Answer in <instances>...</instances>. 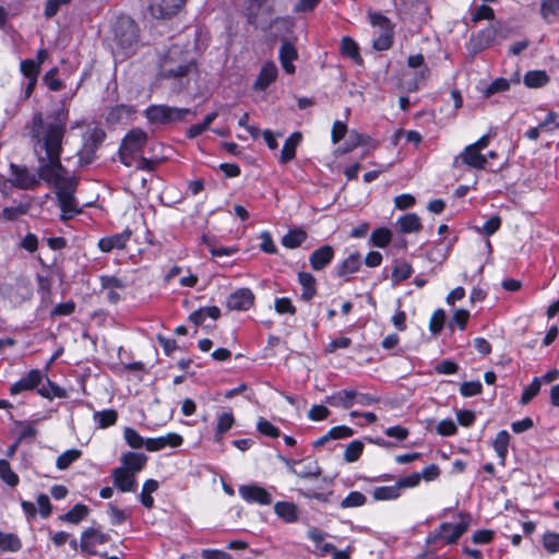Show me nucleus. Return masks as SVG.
Masks as SVG:
<instances>
[{"label":"nucleus","instance_id":"nucleus-50","mask_svg":"<svg viewBox=\"0 0 559 559\" xmlns=\"http://www.w3.org/2000/svg\"><path fill=\"white\" fill-rule=\"evenodd\" d=\"M21 72L23 75L29 80V79H37L40 68L39 64L33 60V59H26L21 62Z\"/></svg>","mask_w":559,"mask_h":559},{"label":"nucleus","instance_id":"nucleus-29","mask_svg":"<svg viewBox=\"0 0 559 559\" xmlns=\"http://www.w3.org/2000/svg\"><path fill=\"white\" fill-rule=\"evenodd\" d=\"M298 281L302 286L301 298L304 300H310L317 294L316 278L308 272H299Z\"/></svg>","mask_w":559,"mask_h":559},{"label":"nucleus","instance_id":"nucleus-13","mask_svg":"<svg viewBox=\"0 0 559 559\" xmlns=\"http://www.w3.org/2000/svg\"><path fill=\"white\" fill-rule=\"evenodd\" d=\"M109 540L108 534L100 532L97 528H87L82 533L80 547L83 551L95 555L96 546L104 545Z\"/></svg>","mask_w":559,"mask_h":559},{"label":"nucleus","instance_id":"nucleus-26","mask_svg":"<svg viewBox=\"0 0 559 559\" xmlns=\"http://www.w3.org/2000/svg\"><path fill=\"white\" fill-rule=\"evenodd\" d=\"M274 512L287 523L296 522L298 519L297 507L293 502L280 501L274 506Z\"/></svg>","mask_w":559,"mask_h":559},{"label":"nucleus","instance_id":"nucleus-48","mask_svg":"<svg viewBox=\"0 0 559 559\" xmlns=\"http://www.w3.org/2000/svg\"><path fill=\"white\" fill-rule=\"evenodd\" d=\"M123 437L129 447L133 449H141L145 445L146 440H144L136 430L131 427H127L123 431Z\"/></svg>","mask_w":559,"mask_h":559},{"label":"nucleus","instance_id":"nucleus-39","mask_svg":"<svg viewBox=\"0 0 559 559\" xmlns=\"http://www.w3.org/2000/svg\"><path fill=\"white\" fill-rule=\"evenodd\" d=\"M341 50L344 56L352 58L356 63H361L358 45L349 37L342 39Z\"/></svg>","mask_w":559,"mask_h":559},{"label":"nucleus","instance_id":"nucleus-30","mask_svg":"<svg viewBox=\"0 0 559 559\" xmlns=\"http://www.w3.org/2000/svg\"><path fill=\"white\" fill-rule=\"evenodd\" d=\"M361 264V257L359 253L349 254L338 266L336 273L338 276H345L357 272Z\"/></svg>","mask_w":559,"mask_h":559},{"label":"nucleus","instance_id":"nucleus-8","mask_svg":"<svg viewBox=\"0 0 559 559\" xmlns=\"http://www.w3.org/2000/svg\"><path fill=\"white\" fill-rule=\"evenodd\" d=\"M105 138V131L97 127L90 129L85 133L83 146L78 153L80 165H88L94 160L95 153L104 142Z\"/></svg>","mask_w":559,"mask_h":559},{"label":"nucleus","instance_id":"nucleus-5","mask_svg":"<svg viewBox=\"0 0 559 559\" xmlns=\"http://www.w3.org/2000/svg\"><path fill=\"white\" fill-rule=\"evenodd\" d=\"M116 49L127 56L138 43V27L131 19H121L115 25Z\"/></svg>","mask_w":559,"mask_h":559},{"label":"nucleus","instance_id":"nucleus-2","mask_svg":"<svg viewBox=\"0 0 559 559\" xmlns=\"http://www.w3.org/2000/svg\"><path fill=\"white\" fill-rule=\"evenodd\" d=\"M194 70L193 58L178 46L169 48L159 61V75L164 79L180 80Z\"/></svg>","mask_w":559,"mask_h":559},{"label":"nucleus","instance_id":"nucleus-21","mask_svg":"<svg viewBox=\"0 0 559 559\" xmlns=\"http://www.w3.org/2000/svg\"><path fill=\"white\" fill-rule=\"evenodd\" d=\"M334 258V249L330 245H324L314 250L310 257L309 262L314 271H321L331 263Z\"/></svg>","mask_w":559,"mask_h":559},{"label":"nucleus","instance_id":"nucleus-58","mask_svg":"<svg viewBox=\"0 0 559 559\" xmlns=\"http://www.w3.org/2000/svg\"><path fill=\"white\" fill-rule=\"evenodd\" d=\"M392 45L391 29L382 33L373 40L372 46L376 50H386Z\"/></svg>","mask_w":559,"mask_h":559},{"label":"nucleus","instance_id":"nucleus-45","mask_svg":"<svg viewBox=\"0 0 559 559\" xmlns=\"http://www.w3.org/2000/svg\"><path fill=\"white\" fill-rule=\"evenodd\" d=\"M367 498L364 493L359 491L349 492L340 503L341 508H357L361 507L366 503Z\"/></svg>","mask_w":559,"mask_h":559},{"label":"nucleus","instance_id":"nucleus-32","mask_svg":"<svg viewBox=\"0 0 559 559\" xmlns=\"http://www.w3.org/2000/svg\"><path fill=\"white\" fill-rule=\"evenodd\" d=\"M307 239V233L302 229H292L282 238V245L288 249L298 248Z\"/></svg>","mask_w":559,"mask_h":559},{"label":"nucleus","instance_id":"nucleus-56","mask_svg":"<svg viewBox=\"0 0 559 559\" xmlns=\"http://www.w3.org/2000/svg\"><path fill=\"white\" fill-rule=\"evenodd\" d=\"M257 429L259 430L260 433L271 438H277L280 436V429L275 427L272 423L263 418H261L258 421Z\"/></svg>","mask_w":559,"mask_h":559},{"label":"nucleus","instance_id":"nucleus-41","mask_svg":"<svg viewBox=\"0 0 559 559\" xmlns=\"http://www.w3.org/2000/svg\"><path fill=\"white\" fill-rule=\"evenodd\" d=\"M118 414L115 409H105L94 413V419L98 427L104 429L116 424Z\"/></svg>","mask_w":559,"mask_h":559},{"label":"nucleus","instance_id":"nucleus-15","mask_svg":"<svg viewBox=\"0 0 559 559\" xmlns=\"http://www.w3.org/2000/svg\"><path fill=\"white\" fill-rule=\"evenodd\" d=\"M289 471L300 478H316L322 474V469L317 461H286Z\"/></svg>","mask_w":559,"mask_h":559},{"label":"nucleus","instance_id":"nucleus-4","mask_svg":"<svg viewBox=\"0 0 559 559\" xmlns=\"http://www.w3.org/2000/svg\"><path fill=\"white\" fill-rule=\"evenodd\" d=\"M147 143V134L142 129L135 128L126 134L119 148L120 162L127 167L132 166L135 155Z\"/></svg>","mask_w":559,"mask_h":559},{"label":"nucleus","instance_id":"nucleus-57","mask_svg":"<svg viewBox=\"0 0 559 559\" xmlns=\"http://www.w3.org/2000/svg\"><path fill=\"white\" fill-rule=\"evenodd\" d=\"M543 545L545 549L555 554L559 551V533H547L543 537Z\"/></svg>","mask_w":559,"mask_h":559},{"label":"nucleus","instance_id":"nucleus-38","mask_svg":"<svg viewBox=\"0 0 559 559\" xmlns=\"http://www.w3.org/2000/svg\"><path fill=\"white\" fill-rule=\"evenodd\" d=\"M392 238V233L385 227L377 228L370 236V242L372 246L384 248L386 247Z\"/></svg>","mask_w":559,"mask_h":559},{"label":"nucleus","instance_id":"nucleus-24","mask_svg":"<svg viewBox=\"0 0 559 559\" xmlns=\"http://www.w3.org/2000/svg\"><path fill=\"white\" fill-rule=\"evenodd\" d=\"M146 461L147 456L143 453L127 452L121 456L122 465L120 467H126L128 471L133 473V475H135L143 469Z\"/></svg>","mask_w":559,"mask_h":559},{"label":"nucleus","instance_id":"nucleus-61","mask_svg":"<svg viewBox=\"0 0 559 559\" xmlns=\"http://www.w3.org/2000/svg\"><path fill=\"white\" fill-rule=\"evenodd\" d=\"M445 313L442 309H438L433 312L430 319V330L433 334L439 333L444 324Z\"/></svg>","mask_w":559,"mask_h":559},{"label":"nucleus","instance_id":"nucleus-55","mask_svg":"<svg viewBox=\"0 0 559 559\" xmlns=\"http://www.w3.org/2000/svg\"><path fill=\"white\" fill-rule=\"evenodd\" d=\"M483 385L479 381H467L463 382L460 388V392L463 396L469 397L481 393Z\"/></svg>","mask_w":559,"mask_h":559},{"label":"nucleus","instance_id":"nucleus-40","mask_svg":"<svg viewBox=\"0 0 559 559\" xmlns=\"http://www.w3.org/2000/svg\"><path fill=\"white\" fill-rule=\"evenodd\" d=\"M548 82V75L545 71H528L524 75V83L528 87H540Z\"/></svg>","mask_w":559,"mask_h":559},{"label":"nucleus","instance_id":"nucleus-22","mask_svg":"<svg viewBox=\"0 0 559 559\" xmlns=\"http://www.w3.org/2000/svg\"><path fill=\"white\" fill-rule=\"evenodd\" d=\"M278 74V70L273 61H267L260 70L253 87L259 91H264L271 83H273Z\"/></svg>","mask_w":559,"mask_h":559},{"label":"nucleus","instance_id":"nucleus-14","mask_svg":"<svg viewBox=\"0 0 559 559\" xmlns=\"http://www.w3.org/2000/svg\"><path fill=\"white\" fill-rule=\"evenodd\" d=\"M298 57L299 55L295 45L288 39H283L278 51V59L285 73L294 74L296 72V67L293 62L297 60Z\"/></svg>","mask_w":559,"mask_h":559},{"label":"nucleus","instance_id":"nucleus-34","mask_svg":"<svg viewBox=\"0 0 559 559\" xmlns=\"http://www.w3.org/2000/svg\"><path fill=\"white\" fill-rule=\"evenodd\" d=\"M21 548L22 542L15 534L0 532V550L14 552Z\"/></svg>","mask_w":559,"mask_h":559},{"label":"nucleus","instance_id":"nucleus-44","mask_svg":"<svg viewBox=\"0 0 559 559\" xmlns=\"http://www.w3.org/2000/svg\"><path fill=\"white\" fill-rule=\"evenodd\" d=\"M509 441H510V436H509L508 431H506V430L499 431L493 441L495 451L497 452L498 456L502 461H504V459H506Z\"/></svg>","mask_w":559,"mask_h":559},{"label":"nucleus","instance_id":"nucleus-62","mask_svg":"<svg viewBox=\"0 0 559 559\" xmlns=\"http://www.w3.org/2000/svg\"><path fill=\"white\" fill-rule=\"evenodd\" d=\"M261 243L260 249L269 254H274L277 252V248L273 242L271 234L269 231H262L260 235Z\"/></svg>","mask_w":559,"mask_h":559},{"label":"nucleus","instance_id":"nucleus-12","mask_svg":"<svg viewBox=\"0 0 559 559\" xmlns=\"http://www.w3.org/2000/svg\"><path fill=\"white\" fill-rule=\"evenodd\" d=\"M240 497L249 503L269 506L272 503L271 493L258 485H242L239 487Z\"/></svg>","mask_w":559,"mask_h":559},{"label":"nucleus","instance_id":"nucleus-63","mask_svg":"<svg viewBox=\"0 0 559 559\" xmlns=\"http://www.w3.org/2000/svg\"><path fill=\"white\" fill-rule=\"evenodd\" d=\"M501 225V218L498 215L491 216L481 227V229H478L479 233H483L487 236L493 235Z\"/></svg>","mask_w":559,"mask_h":559},{"label":"nucleus","instance_id":"nucleus-49","mask_svg":"<svg viewBox=\"0 0 559 559\" xmlns=\"http://www.w3.org/2000/svg\"><path fill=\"white\" fill-rule=\"evenodd\" d=\"M424 62H425V58L421 53L412 55L407 59V66L409 68H423L417 75V80L420 82L425 81V79L429 72V70L426 67H424Z\"/></svg>","mask_w":559,"mask_h":559},{"label":"nucleus","instance_id":"nucleus-43","mask_svg":"<svg viewBox=\"0 0 559 559\" xmlns=\"http://www.w3.org/2000/svg\"><path fill=\"white\" fill-rule=\"evenodd\" d=\"M37 392L46 399H53V397H63L66 396V392L63 389L59 388L58 385L53 384L49 379H46V382L43 383Z\"/></svg>","mask_w":559,"mask_h":559},{"label":"nucleus","instance_id":"nucleus-23","mask_svg":"<svg viewBox=\"0 0 559 559\" xmlns=\"http://www.w3.org/2000/svg\"><path fill=\"white\" fill-rule=\"evenodd\" d=\"M356 396V390L346 389L333 393L325 397V402L334 407H343L345 409L350 408L354 405V399Z\"/></svg>","mask_w":559,"mask_h":559},{"label":"nucleus","instance_id":"nucleus-37","mask_svg":"<svg viewBox=\"0 0 559 559\" xmlns=\"http://www.w3.org/2000/svg\"><path fill=\"white\" fill-rule=\"evenodd\" d=\"M88 514V508L85 504H75L70 511L61 516V520L68 523L78 524Z\"/></svg>","mask_w":559,"mask_h":559},{"label":"nucleus","instance_id":"nucleus-6","mask_svg":"<svg viewBox=\"0 0 559 559\" xmlns=\"http://www.w3.org/2000/svg\"><path fill=\"white\" fill-rule=\"evenodd\" d=\"M145 117L152 123H170L186 120L188 115H195L188 108H177L167 105H151L144 111Z\"/></svg>","mask_w":559,"mask_h":559},{"label":"nucleus","instance_id":"nucleus-64","mask_svg":"<svg viewBox=\"0 0 559 559\" xmlns=\"http://www.w3.org/2000/svg\"><path fill=\"white\" fill-rule=\"evenodd\" d=\"M559 12V0H544L542 3V14L545 19L549 15H556Z\"/></svg>","mask_w":559,"mask_h":559},{"label":"nucleus","instance_id":"nucleus-59","mask_svg":"<svg viewBox=\"0 0 559 559\" xmlns=\"http://www.w3.org/2000/svg\"><path fill=\"white\" fill-rule=\"evenodd\" d=\"M234 424V416L231 413H224L218 417L216 426V436H222L229 430Z\"/></svg>","mask_w":559,"mask_h":559},{"label":"nucleus","instance_id":"nucleus-42","mask_svg":"<svg viewBox=\"0 0 559 559\" xmlns=\"http://www.w3.org/2000/svg\"><path fill=\"white\" fill-rule=\"evenodd\" d=\"M412 265L405 261H396L392 270V280L395 283L407 280L412 275Z\"/></svg>","mask_w":559,"mask_h":559},{"label":"nucleus","instance_id":"nucleus-52","mask_svg":"<svg viewBox=\"0 0 559 559\" xmlns=\"http://www.w3.org/2000/svg\"><path fill=\"white\" fill-rule=\"evenodd\" d=\"M542 386L540 379L534 378L532 383L523 391L521 402L527 404L531 402L539 392Z\"/></svg>","mask_w":559,"mask_h":559},{"label":"nucleus","instance_id":"nucleus-60","mask_svg":"<svg viewBox=\"0 0 559 559\" xmlns=\"http://www.w3.org/2000/svg\"><path fill=\"white\" fill-rule=\"evenodd\" d=\"M420 479H421L420 473L415 472V473L409 474L408 476L400 478L396 481V484H397L400 490H402L404 488L416 487L420 483Z\"/></svg>","mask_w":559,"mask_h":559},{"label":"nucleus","instance_id":"nucleus-19","mask_svg":"<svg viewBox=\"0 0 559 559\" xmlns=\"http://www.w3.org/2000/svg\"><path fill=\"white\" fill-rule=\"evenodd\" d=\"M114 485L122 492L134 491L136 488L135 475L126 467H116L112 471Z\"/></svg>","mask_w":559,"mask_h":559},{"label":"nucleus","instance_id":"nucleus-53","mask_svg":"<svg viewBox=\"0 0 559 559\" xmlns=\"http://www.w3.org/2000/svg\"><path fill=\"white\" fill-rule=\"evenodd\" d=\"M100 283L103 289L123 290L127 287L126 282L116 276H100Z\"/></svg>","mask_w":559,"mask_h":559},{"label":"nucleus","instance_id":"nucleus-47","mask_svg":"<svg viewBox=\"0 0 559 559\" xmlns=\"http://www.w3.org/2000/svg\"><path fill=\"white\" fill-rule=\"evenodd\" d=\"M364 450V443L359 440L352 441L345 449L344 460L348 463L356 462Z\"/></svg>","mask_w":559,"mask_h":559},{"label":"nucleus","instance_id":"nucleus-16","mask_svg":"<svg viewBox=\"0 0 559 559\" xmlns=\"http://www.w3.org/2000/svg\"><path fill=\"white\" fill-rule=\"evenodd\" d=\"M254 302V295L249 288H239L229 295L227 307L230 310L246 311Z\"/></svg>","mask_w":559,"mask_h":559},{"label":"nucleus","instance_id":"nucleus-28","mask_svg":"<svg viewBox=\"0 0 559 559\" xmlns=\"http://www.w3.org/2000/svg\"><path fill=\"white\" fill-rule=\"evenodd\" d=\"M221 316V310L216 306L211 307H202L195 311H193L189 319L191 322H193L195 325H201L205 319L211 318L213 320H217Z\"/></svg>","mask_w":559,"mask_h":559},{"label":"nucleus","instance_id":"nucleus-11","mask_svg":"<svg viewBox=\"0 0 559 559\" xmlns=\"http://www.w3.org/2000/svg\"><path fill=\"white\" fill-rule=\"evenodd\" d=\"M462 164L474 169H485L488 162L486 155L469 144L453 160L454 168L461 167Z\"/></svg>","mask_w":559,"mask_h":559},{"label":"nucleus","instance_id":"nucleus-1","mask_svg":"<svg viewBox=\"0 0 559 559\" xmlns=\"http://www.w3.org/2000/svg\"><path fill=\"white\" fill-rule=\"evenodd\" d=\"M68 116L62 111L47 118L41 112H36L26 126L38 164V176L43 180H53L60 171L66 169L60 156Z\"/></svg>","mask_w":559,"mask_h":559},{"label":"nucleus","instance_id":"nucleus-46","mask_svg":"<svg viewBox=\"0 0 559 559\" xmlns=\"http://www.w3.org/2000/svg\"><path fill=\"white\" fill-rule=\"evenodd\" d=\"M0 477L9 486L19 484V476L12 471L10 464L5 460H0Z\"/></svg>","mask_w":559,"mask_h":559},{"label":"nucleus","instance_id":"nucleus-54","mask_svg":"<svg viewBox=\"0 0 559 559\" xmlns=\"http://www.w3.org/2000/svg\"><path fill=\"white\" fill-rule=\"evenodd\" d=\"M510 88V83L508 80L503 78L496 79L484 92L486 97H490L491 95L504 92Z\"/></svg>","mask_w":559,"mask_h":559},{"label":"nucleus","instance_id":"nucleus-9","mask_svg":"<svg viewBox=\"0 0 559 559\" xmlns=\"http://www.w3.org/2000/svg\"><path fill=\"white\" fill-rule=\"evenodd\" d=\"M10 182L12 186L22 190L35 189L39 181L43 180L38 176V171L35 174L26 166L11 164L10 165Z\"/></svg>","mask_w":559,"mask_h":559},{"label":"nucleus","instance_id":"nucleus-3","mask_svg":"<svg viewBox=\"0 0 559 559\" xmlns=\"http://www.w3.org/2000/svg\"><path fill=\"white\" fill-rule=\"evenodd\" d=\"M57 189V199L61 209V219L63 222L71 219L80 213L78 203L74 199L75 180L69 176V171L63 169L53 180H44Z\"/></svg>","mask_w":559,"mask_h":559},{"label":"nucleus","instance_id":"nucleus-10","mask_svg":"<svg viewBox=\"0 0 559 559\" xmlns=\"http://www.w3.org/2000/svg\"><path fill=\"white\" fill-rule=\"evenodd\" d=\"M187 0H147V9L154 19H170L185 5Z\"/></svg>","mask_w":559,"mask_h":559},{"label":"nucleus","instance_id":"nucleus-17","mask_svg":"<svg viewBox=\"0 0 559 559\" xmlns=\"http://www.w3.org/2000/svg\"><path fill=\"white\" fill-rule=\"evenodd\" d=\"M43 372L38 369H32L28 373L10 386V394L17 395L24 391H32L43 381Z\"/></svg>","mask_w":559,"mask_h":559},{"label":"nucleus","instance_id":"nucleus-7","mask_svg":"<svg viewBox=\"0 0 559 559\" xmlns=\"http://www.w3.org/2000/svg\"><path fill=\"white\" fill-rule=\"evenodd\" d=\"M468 527V520L462 519L460 522L442 523L438 530L430 533L427 537V544H435L438 540L443 539L447 544H454L465 533Z\"/></svg>","mask_w":559,"mask_h":559},{"label":"nucleus","instance_id":"nucleus-35","mask_svg":"<svg viewBox=\"0 0 559 559\" xmlns=\"http://www.w3.org/2000/svg\"><path fill=\"white\" fill-rule=\"evenodd\" d=\"M81 456L82 451L79 449L67 450L57 457L56 466L58 469L64 471Z\"/></svg>","mask_w":559,"mask_h":559},{"label":"nucleus","instance_id":"nucleus-36","mask_svg":"<svg viewBox=\"0 0 559 559\" xmlns=\"http://www.w3.org/2000/svg\"><path fill=\"white\" fill-rule=\"evenodd\" d=\"M158 489V481L155 479H148L144 483L140 499L142 504L151 509L154 504V499L152 497V493L155 492Z\"/></svg>","mask_w":559,"mask_h":559},{"label":"nucleus","instance_id":"nucleus-25","mask_svg":"<svg viewBox=\"0 0 559 559\" xmlns=\"http://www.w3.org/2000/svg\"><path fill=\"white\" fill-rule=\"evenodd\" d=\"M301 141V133L294 132L285 141L280 155V163L287 164L295 158L296 147Z\"/></svg>","mask_w":559,"mask_h":559},{"label":"nucleus","instance_id":"nucleus-18","mask_svg":"<svg viewBox=\"0 0 559 559\" xmlns=\"http://www.w3.org/2000/svg\"><path fill=\"white\" fill-rule=\"evenodd\" d=\"M132 231L127 228L123 231L107 237H103L98 241V248L103 252H110L114 249H123L130 240Z\"/></svg>","mask_w":559,"mask_h":559},{"label":"nucleus","instance_id":"nucleus-31","mask_svg":"<svg viewBox=\"0 0 559 559\" xmlns=\"http://www.w3.org/2000/svg\"><path fill=\"white\" fill-rule=\"evenodd\" d=\"M401 231L403 233H418L421 230L423 225L417 214L409 213L406 214L397 221Z\"/></svg>","mask_w":559,"mask_h":559},{"label":"nucleus","instance_id":"nucleus-51","mask_svg":"<svg viewBox=\"0 0 559 559\" xmlns=\"http://www.w3.org/2000/svg\"><path fill=\"white\" fill-rule=\"evenodd\" d=\"M274 308L280 314H295L296 307L293 305L292 300L286 297L277 298L274 304Z\"/></svg>","mask_w":559,"mask_h":559},{"label":"nucleus","instance_id":"nucleus-33","mask_svg":"<svg viewBox=\"0 0 559 559\" xmlns=\"http://www.w3.org/2000/svg\"><path fill=\"white\" fill-rule=\"evenodd\" d=\"M401 496V490L395 483L392 486H382L376 487L372 491V497L374 500H395Z\"/></svg>","mask_w":559,"mask_h":559},{"label":"nucleus","instance_id":"nucleus-27","mask_svg":"<svg viewBox=\"0 0 559 559\" xmlns=\"http://www.w3.org/2000/svg\"><path fill=\"white\" fill-rule=\"evenodd\" d=\"M498 36V28L495 25H490L486 29L481 31L477 37L473 39L475 47L478 50L490 47Z\"/></svg>","mask_w":559,"mask_h":559},{"label":"nucleus","instance_id":"nucleus-20","mask_svg":"<svg viewBox=\"0 0 559 559\" xmlns=\"http://www.w3.org/2000/svg\"><path fill=\"white\" fill-rule=\"evenodd\" d=\"M182 437L176 432L167 433L158 438L146 439L145 448L147 451H159L166 447L177 448L182 444Z\"/></svg>","mask_w":559,"mask_h":559}]
</instances>
